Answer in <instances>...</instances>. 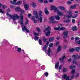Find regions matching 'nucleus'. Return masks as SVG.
I'll list each match as a JSON object with an SVG mask.
<instances>
[{
    "mask_svg": "<svg viewBox=\"0 0 80 80\" xmlns=\"http://www.w3.org/2000/svg\"><path fill=\"white\" fill-rule=\"evenodd\" d=\"M7 7V6L6 5H2V8L3 9H5Z\"/></svg>",
    "mask_w": 80,
    "mask_h": 80,
    "instance_id": "nucleus-37",
    "label": "nucleus"
},
{
    "mask_svg": "<svg viewBox=\"0 0 80 80\" xmlns=\"http://www.w3.org/2000/svg\"><path fill=\"white\" fill-rule=\"evenodd\" d=\"M72 2H70V1H68V4L69 5H70V4H71V3H72Z\"/></svg>",
    "mask_w": 80,
    "mask_h": 80,
    "instance_id": "nucleus-55",
    "label": "nucleus"
},
{
    "mask_svg": "<svg viewBox=\"0 0 80 80\" xmlns=\"http://www.w3.org/2000/svg\"><path fill=\"white\" fill-rule=\"evenodd\" d=\"M35 18L34 17L32 16L31 18V20H34Z\"/></svg>",
    "mask_w": 80,
    "mask_h": 80,
    "instance_id": "nucleus-54",
    "label": "nucleus"
},
{
    "mask_svg": "<svg viewBox=\"0 0 80 80\" xmlns=\"http://www.w3.org/2000/svg\"><path fill=\"white\" fill-rule=\"evenodd\" d=\"M54 40V38H51L49 39V41L50 42H52Z\"/></svg>",
    "mask_w": 80,
    "mask_h": 80,
    "instance_id": "nucleus-29",
    "label": "nucleus"
},
{
    "mask_svg": "<svg viewBox=\"0 0 80 80\" xmlns=\"http://www.w3.org/2000/svg\"><path fill=\"white\" fill-rule=\"evenodd\" d=\"M33 33L35 35V37H37V36H38V35H39V34L38 33H37L34 31L33 32Z\"/></svg>",
    "mask_w": 80,
    "mask_h": 80,
    "instance_id": "nucleus-30",
    "label": "nucleus"
},
{
    "mask_svg": "<svg viewBox=\"0 0 80 80\" xmlns=\"http://www.w3.org/2000/svg\"><path fill=\"white\" fill-rule=\"evenodd\" d=\"M76 7H77V5L76 4H75L74 5H73L71 6L69 8L70 9H75L76 8Z\"/></svg>",
    "mask_w": 80,
    "mask_h": 80,
    "instance_id": "nucleus-16",
    "label": "nucleus"
},
{
    "mask_svg": "<svg viewBox=\"0 0 80 80\" xmlns=\"http://www.w3.org/2000/svg\"><path fill=\"white\" fill-rule=\"evenodd\" d=\"M59 9H60V10H62V11L65 10V8L62 7H61V6L59 7Z\"/></svg>",
    "mask_w": 80,
    "mask_h": 80,
    "instance_id": "nucleus-26",
    "label": "nucleus"
},
{
    "mask_svg": "<svg viewBox=\"0 0 80 80\" xmlns=\"http://www.w3.org/2000/svg\"><path fill=\"white\" fill-rule=\"evenodd\" d=\"M11 3L12 4H13V5H21L22 3V1H19L16 2H14L12 1H10Z\"/></svg>",
    "mask_w": 80,
    "mask_h": 80,
    "instance_id": "nucleus-7",
    "label": "nucleus"
},
{
    "mask_svg": "<svg viewBox=\"0 0 80 80\" xmlns=\"http://www.w3.org/2000/svg\"><path fill=\"white\" fill-rule=\"evenodd\" d=\"M54 19H55V17L54 16H52L49 18L50 22L52 24H54V23L58 22V21H54Z\"/></svg>",
    "mask_w": 80,
    "mask_h": 80,
    "instance_id": "nucleus-6",
    "label": "nucleus"
},
{
    "mask_svg": "<svg viewBox=\"0 0 80 80\" xmlns=\"http://www.w3.org/2000/svg\"><path fill=\"white\" fill-rule=\"evenodd\" d=\"M75 48H72L70 49L69 51L70 52H74V51H75Z\"/></svg>",
    "mask_w": 80,
    "mask_h": 80,
    "instance_id": "nucleus-31",
    "label": "nucleus"
},
{
    "mask_svg": "<svg viewBox=\"0 0 80 80\" xmlns=\"http://www.w3.org/2000/svg\"><path fill=\"white\" fill-rule=\"evenodd\" d=\"M71 60H72V59L71 58H70V59H68V62H70Z\"/></svg>",
    "mask_w": 80,
    "mask_h": 80,
    "instance_id": "nucleus-62",
    "label": "nucleus"
},
{
    "mask_svg": "<svg viewBox=\"0 0 80 80\" xmlns=\"http://www.w3.org/2000/svg\"><path fill=\"white\" fill-rule=\"evenodd\" d=\"M10 11H11V10H10V9L9 8H8L7 10V12H10Z\"/></svg>",
    "mask_w": 80,
    "mask_h": 80,
    "instance_id": "nucleus-49",
    "label": "nucleus"
},
{
    "mask_svg": "<svg viewBox=\"0 0 80 80\" xmlns=\"http://www.w3.org/2000/svg\"><path fill=\"white\" fill-rule=\"evenodd\" d=\"M33 22L35 23H37V21L36 20H34L33 21Z\"/></svg>",
    "mask_w": 80,
    "mask_h": 80,
    "instance_id": "nucleus-57",
    "label": "nucleus"
},
{
    "mask_svg": "<svg viewBox=\"0 0 80 80\" xmlns=\"http://www.w3.org/2000/svg\"><path fill=\"white\" fill-rule=\"evenodd\" d=\"M61 48H62V47H61V46H59L57 49V52H60V51L61 50Z\"/></svg>",
    "mask_w": 80,
    "mask_h": 80,
    "instance_id": "nucleus-24",
    "label": "nucleus"
},
{
    "mask_svg": "<svg viewBox=\"0 0 80 80\" xmlns=\"http://www.w3.org/2000/svg\"><path fill=\"white\" fill-rule=\"evenodd\" d=\"M72 29L73 30V31H76V30H77V27H73L72 28Z\"/></svg>",
    "mask_w": 80,
    "mask_h": 80,
    "instance_id": "nucleus-25",
    "label": "nucleus"
},
{
    "mask_svg": "<svg viewBox=\"0 0 80 80\" xmlns=\"http://www.w3.org/2000/svg\"><path fill=\"white\" fill-rule=\"evenodd\" d=\"M47 47H48V46L47 45H45L42 48L44 52H46V50L47 48Z\"/></svg>",
    "mask_w": 80,
    "mask_h": 80,
    "instance_id": "nucleus-18",
    "label": "nucleus"
},
{
    "mask_svg": "<svg viewBox=\"0 0 80 80\" xmlns=\"http://www.w3.org/2000/svg\"><path fill=\"white\" fill-rule=\"evenodd\" d=\"M48 44H49V42L47 41L46 45H48Z\"/></svg>",
    "mask_w": 80,
    "mask_h": 80,
    "instance_id": "nucleus-60",
    "label": "nucleus"
},
{
    "mask_svg": "<svg viewBox=\"0 0 80 80\" xmlns=\"http://www.w3.org/2000/svg\"><path fill=\"white\" fill-rule=\"evenodd\" d=\"M58 67H59V62H58L56 63V64L55 65V69H58Z\"/></svg>",
    "mask_w": 80,
    "mask_h": 80,
    "instance_id": "nucleus-21",
    "label": "nucleus"
},
{
    "mask_svg": "<svg viewBox=\"0 0 80 80\" xmlns=\"http://www.w3.org/2000/svg\"><path fill=\"white\" fill-rule=\"evenodd\" d=\"M62 28V25H60L58 26V27H55L54 28V30H61V28Z\"/></svg>",
    "mask_w": 80,
    "mask_h": 80,
    "instance_id": "nucleus-12",
    "label": "nucleus"
},
{
    "mask_svg": "<svg viewBox=\"0 0 80 80\" xmlns=\"http://www.w3.org/2000/svg\"><path fill=\"white\" fill-rule=\"evenodd\" d=\"M43 42H46V41H47V39L45 38H43Z\"/></svg>",
    "mask_w": 80,
    "mask_h": 80,
    "instance_id": "nucleus-52",
    "label": "nucleus"
},
{
    "mask_svg": "<svg viewBox=\"0 0 80 80\" xmlns=\"http://www.w3.org/2000/svg\"><path fill=\"white\" fill-rule=\"evenodd\" d=\"M59 11H58V9H57V8H54V12H59Z\"/></svg>",
    "mask_w": 80,
    "mask_h": 80,
    "instance_id": "nucleus-32",
    "label": "nucleus"
},
{
    "mask_svg": "<svg viewBox=\"0 0 80 80\" xmlns=\"http://www.w3.org/2000/svg\"><path fill=\"white\" fill-rule=\"evenodd\" d=\"M15 48L16 50H17V51L19 53H20L21 52V48H18L17 46H16Z\"/></svg>",
    "mask_w": 80,
    "mask_h": 80,
    "instance_id": "nucleus-14",
    "label": "nucleus"
},
{
    "mask_svg": "<svg viewBox=\"0 0 80 80\" xmlns=\"http://www.w3.org/2000/svg\"><path fill=\"white\" fill-rule=\"evenodd\" d=\"M73 64H75V65H77V63L76 62L75 60H73L72 61Z\"/></svg>",
    "mask_w": 80,
    "mask_h": 80,
    "instance_id": "nucleus-38",
    "label": "nucleus"
},
{
    "mask_svg": "<svg viewBox=\"0 0 80 80\" xmlns=\"http://www.w3.org/2000/svg\"><path fill=\"white\" fill-rule=\"evenodd\" d=\"M52 52V50L50 49V48H49L48 50V56H50V52Z\"/></svg>",
    "mask_w": 80,
    "mask_h": 80,
    "instance_id": "nucleus-20",
    "label": "nucleus"
},
{
    "mask_svg": "<svg viewBox=\"0 0 80 80\" xmlns=\"http://www.w3.org/2000/svg\"><path fill=\"white\" fill-rule=\"evenodd\" d=\"M66 58V57H65V55L63 56L62 58H60L59 59V60L60 62H63V59Z\"/></svg>",
    "mask_w": 80,
    "mask_h": 80,
    "instance_id": "nucleus-13",
    "label": "nucleus"
},
{
    "mask_svg": "<svg viewBox=\"0 0 80 80\" xmlns=\"http://www.w3.org/2000/svg\"><path fill=\"white\" fill-rule=\"evenodd\" d=\"M57 14L61 17H63V16H64V13L63 12L61 11H58V12H57Z\"/></svg>",
    "mask_w": 80,
    "mask_h": 80,
    "instance_id": "nucleus-9",
    "label": "nucleus"
},
{
    "mask_svg": "<svg viewBox=\"0 0 80 80\" xmlns=\"http://www.w3.org/2000/svg\"><path fill=\"white\" fill-rule=\"evenodd\" d=\"M76 51L77 52H78L79 50H80V47H77L75 48Z\"/></svg>",
    "mask_w": 80,
    "mask_h": 80,
    "instance_id": "nucleus-33",
    "label": "nucleus"
},
{
    "mask_svg": "<svg viewBox=\"0 0 80 80\" xmlns=\"http://www.w3.org/2000/svg\"><path fill=\"white\" fill-rule=\"evenodd\" d=\"M43 0H38V2L39 3H43Z\"/></svg>",
    "mask_w": 80,
    "mask_h": 80,
    "instance_id": "nucleus-41",
    "label": "nucleus"
},
{
    "mask_svg": "<svg viewBox=\"0 0 80 80\" xmlns=\"http://www.w3.org/2000/svg\"><path fill=\"white\" fill-rule=\"evenodd\" d=\"M31 5L32 7L33 8H35V7H36V6H37L36 3L34 2H33L32 3Z\"/></svg>",
    "mask_w": 80,
    "mask_h": 80,
    "instance_id": "nucleus-15",
    "label": "nucleus"
},
{
    "mask_svg": "<svg viewBox=\"0 0 80 80\" xmlns=\"http://www.w3.org/2000/svg\"><path fill=\"white\" fill-rule=\"evenodd\" d=\"M56 7H55V6L53 5H52L50 7L51 10H53Z\"/></svg>",
    "mask_w": 80,
    "mask_h": 80,
    "instance_id": "nucleus-19",
    "label": "nucleus"
},
{
    "mask_svg": "<svg viewBox=\"0 0 80 80\" xmlns=\"http://www.w3.org/2000/svg\"><path fill=\"white\" fill-rule=\"evenodd\" d=\"M72 58H73L74 59L76 60V59H80V57L78 56V55H73L72 56Z\"/></svg>",
    "mask_w": 80,
    "mask_h": 80,
    "instance_id": "nucleus-11",
    "label": "nucleus"
},
{
    "mask_svg": "<svg viewBox=\"0 0 80 80\" xmlns=\"http://www.w3.org/2000/svg\"><path fill=\"white\" fill-rule=\"evenodd\" d=\"M62 65H60V66H59V68H58V69L59 70V72H60V70H61V68H62Z\"/></svg>",
    "mask_w": 80,
    "mask_h": 80,
    "instance_id": "nucleus-39",
    "label": "nucleus"
},
{
    "mask_svg": "<svg viewBox=\"0 0 80 80\" xmlns=\"http://www.w3.org/2000/svg\"><path fill=\"white\" fill-rule=\"evenodd\" d=\"M0 13H4L5 11H3L2 9H0Z\"/></svg>",
    "mask_w": 80,
    "mask_h": 80,
    "instance_id": "nucleus-35",
    "label": "nucleus"
},
{
    "mask_svg": "<svg viewBox=\"0 0 80 80\" xmlns=\"http://www.w3.org/2000/svg\"><path fill=\"white\" fill-rule=\"evenodd\" d=\"M70 22V20L69 19H68L67 20H65L63 22L64 23H69Z\"/></svg>",
    "mask_w": 80,
    "mask_h": 80,
    "instance_id": "nucleus-28",
    "label": "nucleus"
},
{
    "mask_svg": "<svg viewBox=\"0 0 80 80\" xmlns=\"http://www.w3.org/2000/svg\"><path fill=\"white\" fill-rule=\"evenodd\" d=\"M39 43L40 45H42V40H41V39H39Z\"/></svg>",
    "mask_w": 80,
    "mask_h": 80,
    "instance_id": "nucleus-36",
    "label": "nucleus"
},
{
    "mask_svg": "<svg viewBox=\"0 0 80 80\" xmlns=\"http://www.w3.org/2000/svg\"><path fill=\"white\" fill-rule=\"evenodd\" d=\"M28 7H29V6L27 4H25L24 5V8L26 10H27L28 9Z\"/></svg>",
    "mask_w": 80,
    "mask_h": 80,
    "instance_id": "nucleus-22",
    "label": "nucleus"
},
{
    "mask_svg": "<svg viewBox=\"0 0 80 80\" xmlns=\"http://www.w3.org/2000/svg\"><path fill=\"white\" fill-rule=\"evenodd\" d=\"M72 23H75V20H74V19H72Z\"/></svg>",
    "mask_w": 80,
    "mask_h": 80,
    "instance_id": "nucleus-53",
    "label": "nucleus"
},
{
    "mask_svg": "<svg viewBox=\"0 0 80 80\" xmlns=\"http://www.w3.org/2000/svg\"><path fill=\"white\" fill-rule=\"evenodd\" d=\"M45 13L46 15H48L49 12L47 10V9L45 8Z\"/></svg>",
    "mask_w": 80,
    "mask_h": 80,
    "instance_id": "nucleus-27",
    "label": "nucleus"
},
{
    "mask_svg": "<svg viewBox=\"0 0 80 80\" xmlns=\"http://www.w3.org/2000/svg\"><path fill=\"white\" fill-rule=\"evenodd\" d=\"M59 44H60V42L58 41L56 43V46H57V45H59Z\"/></svg>",
    "mask_w": 80,
    "mask_h": 80,
    "instance_id": "nucleus-48",
    "label": "nucleus"
},
{
    "mask_svg": "<svg viewBox=\"0 0 80 80\" xmlns=\"http://www.w3.org/2000/svg\"><path fill=\"white\" fill-rule=\"evenodd\" d=\"M49 2L50 3H52L53 2V0H49Z\"/></svg>",
    "mask_w": 80,
    "mask_h": 80,
    "instance_id": "nucleus-56",
    "label": "nucleus"
},
{
    "mask_svg": "<svg viewBox=\"0 0 80 80\" xmlns=\"http://www.w3.org/2000/svg\"><path fill=\"white\" fill-rule=\"evenodd\" d=\"M51 29L50 27H48V28H46L45 30L44 31V32L45 33V35L46 36H50L51 32L50 31V30Z\"/></svg>",
    "mask_w": 80,
    "mask_h": 80,
    "instance_id": "nucleus-5",
    "label": "nucleus"
},
{
    "mask_svg": "<svg viewBox=\"0 0 80 80\" xmlns=\"http://www.w3.org/2000/svg\"><path fill=\"white\" fill-rule=\"evenodd\" d=\"M63 34L64 35L63 36V38H67V35H68V31H65L63 33Z\"/></svg>",
    "mask_w": 80,
    "mask_h": 80,
    "instance_id": "nucleus-10",
    "label": "nucleus"
},
{
    "mask_svg": "<svg viewBox=\"0 0 80 80\" xmlns=\"http://www.w3.org/2000/svg\"><path fill=\"white\" fill-rule=\"evenodd\" d=\"M21 10V9L20 7H17L15 9V11H16V12H20Z\"/></svg>",
    "mask_w": 80,
    "mask_h": 80,
    "instance_id": "nucleus-17",
    "label": "nucleus"
},
{
    "mask_svg": "<svg viewBox=\"0 0 80 80\" xmlns=\"http://www.w3.org/2000/svg\"><path fill=\"white\" fill-rule=\"evenodd\" d=\"M73 77H74V75H72L71 76V78H73Z\"/></svg>",
    "mask_w": 80,
    "mask_h": 80,
    "instance_id": "nucleus-63",
    "label": "nucleus"
},
{
    "mask_svg": "<svg viewBox=\"0 0 80 80\" xmlns=\"http://www.w3.org/2000/svg\"><path fill=\"white\" fill-rule=\"evenodd\" d=\"M34 40H38V37H37V36H35L34 37Z\"/></svg>",
    "mask_w": 80,
    "mask_h": 80,
    "instance_id": "nucleus-42",
    "label": "nucleus"
},
{
    "mask_svg": "<svg viewBox=\"0 0 80 80\" xmlns=\"http://www.w3.org/2000/svg\"><path fill=\"white\" fill-rule=\"evenodd\" d=\"M62 26H61V30H65V27H62Z\"/></svg>",
    "mask_w": 80,
    "mask_h": 80,
    "instance_id": "nucleus-46",
    "label": "nucleus"
},
{
    "mask_svg": "<svg viewBox=\"0 0 80 80\" xmlns=\"http://www.w3.org/2000/svg\"><path fill=\"white\" fill-rule=\"evenodd\" d=\"M28 18H31L32 17V14L31 13L29 14L28 15Z\"/></svg>",
    "mask_w": 80,
    "mask_h": 80,
    "instance_id": "nucleus-43",
    "label": "nucleus"
},
{
    "mask_svg": "<svg viewBox=\"0 0 80 80\" xmlns=\"http://www.w3.org/2000/svg\"><path fill=\"white\" fill-rule=\"evenodd\" d=\"M11 7L12 8H14V6L13 5H11Z\"/></svg>",
    "mask_w": 80,
    "mask_h": 80,
    "instance_id": "nucleus-58",
    "label": "nucleus"
},
{
    "mask_svg": "<svg viewBox=\"0 0 80 80\" xmlns=\"http://www.w3.org/2000/svg\"><path fill=\"white\" fill-rule=\"evenodd\" d=\"M62 78L63 79H66V80H71V79L69 78V76H68L66 74H64L62 75Z\"/></svg>",
    "mask_w": 80,
    "mask_h": 80,
    "instance_id": "nucleus-8",
    "label": "nucleus"
},
{
    "mask_svg": "<svg viewBox=\"0 0 80 80\" xmlns=\"http://www.w3.org/2000/svg\"><path fill=\"white\" fill-rule=\"evenodd\" d=\"M45 76H46V77H48V72H46L44 73Z\"/></svg>",
    "mask_w": 80,
    "mask_h": 80,
    "instance_id": "nucleus-34",
    "label": "nucleus"
},
{
    "mask_svg": "<svg viewBox=\"0 0 80 80\" xmlns=\"http://www.w3.org/2000/svg\"><path fill=\"white\" fill-rule=\"evenodd\" d=\"M20 12L21 13H22L23 14L25 12V11L23 10H22L21 9Z\"/></svg>",
    "mask_w": 80,
    "mask_h": 80,
    "instance_id": "nucleus-47",
    "label": "nucleus"
},
{
    "mask_svg": "<svg viewBox=\"0 0 80 80\" xmlns=\"http://www.w3.org/2000/svg\"><path fill=\"white\" fill-rule=\"evenodd\" d=\"M64 13H68L69 14V15H66L64 16V18H76L77 17V14H75L74 15V16H73V15H72V14H73V13L72 12L71 10L68 11V10H65L64 11Z\"/></svg>",
    "mask_w": 80,
    "mask_h": 80,
    "instance_id": "nucleus-3",
    "label": "nucleus"
},
{
    "mask_svg": "<svg viewBox=\"0 0 80 80\" xmlns=\"http://www.w3.org/2000/svg\"><path fill=\"white\" fill-rule=\"evenodd\" d=\"M36 30H37V31H38V32H40V28H36Z\"/></svg>",
    "mask_w": 80,
    "mask_h": 80,
    "instance_id": "nucleus-50",
    "label": "nucleus"
},
{
    "mask_svg": "<svg viewBox=\"0 0 80 80\" xmlns=\"http://www.w3.org/2000/svg\"><path fill=\"white\" fill-rule=\"evenodd\" d=\"M20 20L18 21V22L20 23L21 25L22 26V32H24L25 30L26 32L29 33L30 31L27 28L25 25H23V15L21 14H20Z\"/></svg>",
    "mask_w": 80,
    "mask_h": 80,
    "instance_id": "nucleus-2",
    "label": "nucleus"
},
{
    "mask_svg": "<svg viewBox=\"0 0 80 80\" xmlns=\"http://www.w3.org/2000/svg\"><path fill=\"white\" fill-rule=\"evenodd\" d=\"M53 46V44L52 43H50L49 45V47H52Z\"/></svg>",
    "mask_w": 80,
    "mask_h": 80,
    "instance_id": "nucleus-40",
    "label": "nucleus"
},
{
    "mask_svg": "<svg viewBox=\"0 0 80 80\" xmlns=\"http://www.w3.org/2000/svg\"><path fill=\"white\" fill-rule=\"evenodd\" d=\"M7 15L8 17H9L11 19H12L13 21L16 20L17 19H20V16L18 15V14H14L13 15L9 14L8 13H7Z\"/></svg>",
    "mask_w": 80,
    "mask_h": 80,
    "instance_id": "nucleus-4",
    "label": "nucleus"
},
{
    "mask_svg": "<svg viewBox=\"0 0 80 80\" xmlns=\"http://www.w3.org/2000/svg\"><path fill=\"white\" fill-rule=\"evenodd\" d=\"M54 17L55 19L57 20H60L61 18L60 17L58 16H55Z\"/></svg>",
    "mask_w": 80,
    "mask_h": 80,
    "instance_id": "nucleus-23",
    "label": "nucleus"
},
{
    "mask_svg": "<svg viewBox=\"0 0 80 80\" xmlns=\"http://www.w3.org/2000/svg\"><path fill=\"white\" fill-rule=\"evenodd\" d=\"M44 3H48V1H47V0H46L45 1H44Z\"/></svg>",
    "mask_w": 80,
    "mask_h": 80,
    "instance_id": "nucleus-59",
    "label": "nucleus"
},
{
    "mask_svg": "<svg viewBox=\"0 0 80 80\" xmlns=\"http://www.w3.org/2000/svg\"><path fill=\"white\" fill-rule=\"evenodd\" d=\"M75 70H72L71 71V73L72 74H74V73H75Z\"/></svg>",
    "mask_w": 80,
    "mask_h": 80,
    "instance_id": "nucleus-51",
    "label": "nucleus"
},
{
    "mask_svg": "<svg viewBox=\"0 0 80 80\" xmlns=\"http://www.w3.org/2000/svg\"><path fill=\"white\" fill-rule=\"evenodd\" d=\"M67 69H66V68H63V72H67Z\"/></svg>",
    "mask_w": 80,
    "mask_h": 80,
    "instance_id": "nucleus-45",
    "label": "nucleus"
},
{
    "mask_svg": "<svg viewBox=\"0 0 80 80\" xmlns=\"http://www.w3.org/2000/svg\"><path fill=\"white\" fill-rule=\"evenodd\" d=\"M70 69H73L74 68H75V66H73L72 67V66H71L70 67Z\"/></svg>",
    "mask_w": 80,
    "mask_h": 80,
    "instance_id": "nucleus-44",
    "label": "nucleus"
},
{
    "mask_svg": "<svg viewBox=\"0 0 80 80\" xmlns=\"http://www.w3.org/2000/svg\"><path fill=\"white\" fill-rule=\"evenodd\" d=\"M78 25L79 27H80V21L78 22Z\"/></svg>",
    "mask_w": 80,
    "mask_h": 80,
    "instance_id": "nucleus-61",
    "label": "nucleus"
},
{
    "mask_svg": "<svg viewBox=\"0 0 80 80\" xmlns=\"http://www.w3.org/2000/svg\"><path fill=\"white\" fill-rule=\"evenodd\" d=\"M38 14L39 18L38 17V15L37 11L34 10L33 11V15L35 16V18L38 22H40V23H42L43 12L41 11H39L38 12Z\"/></svg>",
    "mask_w": 80,
    "mask_h": 80,
    "instance_id": "nucleus-1",
    "label": "nucleus"
},
{
    "mask_svg": "<svg viewBox=\"0 0 80 80\" xmlns=\"http://www.w3.org/2000/svg\"><path fill=\"white\" fill-rule=\"evenodd\" d=\"M13 1L14 2H17V0H13Z\"/></svg>",
    "mask_w": 80,
    "mask_h": 80,
    "instance_id": "nucleus-64",
    "label": "nucleus"
}]
</instances>
